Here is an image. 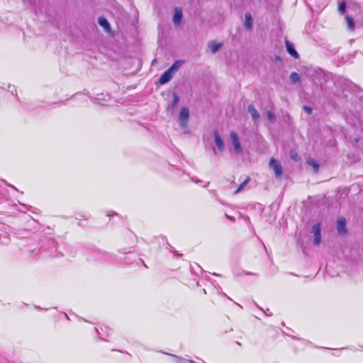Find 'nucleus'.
<instances>
[{
	"instance_id": "nucleus-1",
	"label": "nucleus",
	"mask_w": 363,
	"mask_h": 363,
	"mask_svg": "<svg viewBox=\"0 0 363 363\" xmlns=\"http://www.w3.org/2000/svg\"><path fill=\"white\" fill-rule=\"evenodd\" d=\"M182 65V61H175L173 65L160 76L159 79L160 84H164L169 82L173 77L174 74L179 69Z\"/></svg>"
},
{
	"instance_id": "nucleus-2",
	"label": "nucleus",
	"mask_w": 363,
	"mask_h": 363,
	"mask_svg": "<svg viewBox=\"0 0 363 363\" xmlns=\"http://www.w3.org/2000/svg\"><path fill=\"white\" fill-rule=\"evenodd\" d=\"M189 118V110L186 107L181 108L179 114V122L182 128L186 129L188 126V121Z\"/></svg>"
},
{
	"instance_id": "nucleus-3",
	"label": "nucleus",
	"mask_w": 363,
	"mask_h": 363,
	"mask_svg": "<svg viewBox=\"0 0 363 363\" xmlns=\"http://www.w3.org/2000/svg\"><path fill=\"white\" fill-rule=\"evenodd\" d=\"M230 135L235 152L238 155H240L242 153V147L238 134L231 132Z\"/></svg>"
},
{
	"instance_id": "nucleus-4",
	"label": "nucleus",
	"mask_w": 363,
	"mask_h": 363,
	"mask_svg": "<svg viewBox=\"0 0 363 363\" xmlns=\"http://www.w3.org/2000/svg\"><path fill=\"white\" fill-rule=\"evenodd\" d=\"M312 233H313V243L315 245H319L321 242V228L320 223H316L312 227Z\"/></svg>"
},
{
	"instance_id": "nucleus-5",
	"label": "nucleus",
	"mask_w": 363,
	"mask_h": 363,
	"mask_svg": "<svg viewBox=\"0 0 363 363\" xmlns=\"http://www.w3.org/2000/svg\"><path fill=\"white\" fill-rule=\"evenodd\" d=\"M269 167L273 169L275 177L279 178L282 176L283 171L281 164L274 158L269 161Z\"/></svg>"
},
{
	"instance_id": "nucleus-6",
	"label": "nucleus",
	"mask_w": 363,
	"mask_h": 363,
	"mask_svg": "<svg viewBox=\"0 0 363 363\" xmlns=\"http://www.w3.org/2000/svg\"><path fill=\"white\" fill-rule=\"evenodd\" d=\"M213 136L218 150L223 152L224 150V143L218 130L213 132Z\"/></svg>"
},
{
	"instance_id": "nucleus-7",
	"label": "nucleus",
	"mask_w": 363,
	"mask_h": 363,
	"mask_svg": "<svg viewBox=\"0 0 363 363\" xmlns=\"http://www.w3.org/2000/svg\"><path fill=\"white\" fill-rule=\"evenodd\" d=\"M337 230L339 234L344 235L346 233V220L344 218H341L337 220Z\"/></svg>"
},
{
	"instance_id": "nucleus-8",
	"label": "nucleus",
	"mask_w": 363,
	"mask_h": 363,
	"mask_svg": "<svg viewBox=\"0 0 363 363\" xmlns=\"http://www.w3.org/2000/svg\"><path fill=\"white\" fill-rule=\"evenodd\" d=\"M286 48L288 53L290 55L294 57L295 59H298L299 57V55L295 50L294 45L289 40H286Z\"/></svg>"
},
{
	"instance_id": "nucleus-9",
	"label": "nucleus",
	"mask_w": 363,
	"mask_h": 363,
	"mask_svg": "<svg viewBox=\"0 0 363 363\" xmlns=\"http://www.w3.org/2000/svg\"><path fill=\"white\" fill-rule=\"evenodd\" d=\"M182 11L181 9L176 8L174 10V17H173V22L175 25H179L181 23V21L182 19Z\"/></svg>"
},
{
	"instance_id": "nucleus-10",
	"label": "nucleus",
	"mask_w": 363,
	"mask_h": 363,
	"mask_svg": "<svg viewBox=\"0 0 363 363\" xmlns=\"http://www.w3.org/2000/svg\"><path fill=\"white\" fill-rule=\"evenodd\" d=\"M247 111L250 113L252 119L256 121L259 118V114L255 107L252 104H250L247 107Z\"/></svg>"
},
{
	"instance_id": "nucleus-11",
	"label": "nucleus",
	"mask_w": 363,
	"mask_h": 363,
	"mask_svg": "<svg viewBox=\"0 0 363 363\" xmlns=\"http://www.w3.org/2000/svg\"><path fill=\"white\" fill-rule=\"evenodd\" d=\"M253 21L250 13H247L245 14V26L247 30H251L252 28Z\"/></svg>"
},
{
	"instance_id": "nucleus-12",
	"label": "nucleus",
	"mask_w": 363,
	"mask_h": 363,
	"mask_svg": "<svg viewBox=\"0 0 363 363\" xmlns=\"http://www.w3.org/2000/svg\"><path fill=\"white\" fill-rule=\"evenodd\" d=\"M222 44L216 42L215 40L211 41L208 43V48L211 50L212 53H216L218 51V50L221 48Z\"/></svg>"
},
{
	"instance_id": "nucleus-13",
	"label": "nucleus",
	"mask_w": 363,
	"mask_h": 363,
	"mask_svg": "<svg viewBox=\"0 0 363 363\" xmlns=\"http://www.w3.org/2000/svg\"><path fill=\"white\" fill-rule=\"evenodd\" d=\"M98 23L104 28L106 31H108L111 28L110 24L106 18L104 17H99L98 19Z\"/></svg>"
},
{
	"instance_id": "nucleus-14",
	"label": "nucleus",
	"mask_w": 363,
	"mask_h": 363,
	"mask_svg": "<svg viewBox=\"0 0 363 363\" xmlns=\"http://www.w3.org/2000/svg\"><path fill=\"white\" fill-rule=\"evenodd\" d=\"M307 163L313 168L315 172H318L319 169L318 163L313 159H308Z\"/></svg>"
},
{
	"instance_id": "nucleus-15",
	"label": "nucleus",
	"mask_w": 363,
	"mask_h": 363,
	"mask_svg": "<svg viewBox=\"0 0 363 363\" xmlns=\"http://www.w3.org/2000/svg\"><path fill=\"white\" fill-rule=\"evenodd\" d=\"M250 177H247L244 182H242L240 186H238V188L236 189V191H235V194H238L239 193L240 191H241L245 186L246 185L248 184V182H250Z\"/></svg>"
},
{
	"instance_id": "nucleus-16",
	"label": "nucleus",
	"mask_w": 363,
	"mask_h": 363,
	"mask_svg": "<svg viewBox=\"0 0 363 363\" xmlns=\"http://www.w3.org/2000/svg\"><path fill=\"white\" fill-rule=\"evenodd\" d=\"M290 81L291 82L295 84L300 82V77L298 73L292 72L290 74Z\"/></svg>"
},
{
	"instance_id": "nucleus-17",
	"label": "nucleus",
	"mask_w": 363,
	"mask_h": 363,
	"mask_svg": "<svg viewBox=\"0 0 363 363\" xmlns=\"http://www.w3.org/2000/svg\"><path fill=\"white\" fill-rule=\"evenodd\" d=\"M346 21H347V24L348 28L351 30H353L354 28V23L352 17H351L350 16H347Z\"/></svg>"
},
{
	"instance_id": "nucleus-18",
	"label": "nucleus",
	"mask_w": 363,
	"mask_h": 363,
	"mask_svg": "<svg viewBox=\"0 0 363 363\" xmlns=\"http://www.w3.org/2000/svg\"><path fill=\"white\" fill-rule=\"evenodd\" d=\"M338 11L340 14H343L346 11V2L341 1L338 5Z\"/></svg>"
},
{
	"instance_id": "nucleus-19",
	"label": "nucleus",
	"mask_w": 363,
	"mask_h": 363,
	"mask_svg": "<svg viewBox=\"0 0 363 363\" xmlns=\"http://www.w3.org/2000/svg\"><path fill=\"white\" fill-rule=\"evenodd\" d=\"M179 101V96L176 93H174L173 94V101L172 102V106L174 108L176 106H177Z\"/></svg>"
},
{
	"instance_id": "nucleus-20",
	"label": "nucleus",
	"mask_w": 363,
	"mask_h": 363,
	"mask_svg": "<svg viewBox=\"0 0 363 363\" xmlns=\"http://www.w3.org/2000/svg\"><path fill=\"white\" fill-rule=\"evenodd\" d=\"M290 157L291 160H293L294 161H296V162H297L300 160L299 155L295 151L290 152Z\"/></svg>"
},
{
	"instance_id": "nucleus-21",
	"label": "nucleus",
	"mask_w": 363,
	"mask_h": 363,
	"mask_svg": "<svg viewBox=\"0 0 363 363\" xmlns=\"http://www.w3.org/2000/svg\"><path fill=\"white\" fill-rule=\"evenodd\" d=\"M267 118L269 121H270L271 122H274V120H275V115L271 112V111H268L267 113Z\"/></svg>"
},
{
	"instance_id": "nucleus-22",
	"label": "nucleus",
	"mask_w": 363,
	"mask_h": 363,
	"mask_svg": "<svg viewBox=\"0 0 363 363\" xmlns=\"http://www.w3.org/2000/svg\"><path fill=\"white\" fill-rule=\"evenodd\" d=\"M303 109L308 114H311L312 113V108L310 106H304Z\"/></svg>"
},
{
	"instance_id": "nucleus-23",
	"label": "nucleus",
	"mask_w": 363,
	"mask_h": 363,
	"mask_svg": "<svg viewBox=\"0 0 363 363\" xmlns=\"http://www.w3.org/2000/svg\"><path fill=\"white\" fill-rule=\"evenodd\" d=\"M115 214H116V213H115V212H113V211H111L110 213H108L107 214V216H113V215H115Z\"/></svg>"
},
{
	"instance_id": "nucleus-24",
	"label": "nucleus",
	"mask_w": 363,
	"mask_h": 363,
	"mask_svg": "<svg viewBox=\"0 0 363 363\" xmlns=\"http://www.w3.org/2000/svg\"><path fill=\"white\" fill-rule=\"evenodd\" d=\"M227 217H228L230 220H233V221H234V220H235V218H234L233 217H231V216H227Z\"/></svg>"
},
{
	"instance_id": "nucleus-25",
	"label": "nucleus",
	"mask_w": 363,
	"mask_h": 363,
	"mask_svg": "<svg viewBox=\"0 0 363 363\" xmlns=\"http://www.w3.org/2000/svg\"><path fill=\"white\" fill-rule=\"evenodd\" d=\"M155 61H156V60H155H155H153V61L152 62V65H153L154 63H155Z\"/></svg>"
},
{
	"instance_id": "nucleus-26",
	"label": "nucleus",
	"mask_w": 363,
	"mask_h": 363,
	"mask_svg": "<svg viewBox=\"0 0 363 363\" xmlns=\"http://www.w3.org/2000/svg\"><path fill=\"white\" fill-rule=\"evenodd\" d=\"M269 309H267V311H265V313H269Z\"/></svg>"
},
{
	"instance_id": "nucleus-27",
	"label": "nucleus",
	"mask_w": 363,
	"mask_h": 363,
	"mask_svg": "<svg viewBox=\"0 0 363 363\" xmlns=\"http://www.w3.org/2000/svg\"><path fill=\"white\" fill-rule=\"evenodd\" d=\"M269 309H267V311H265V313H269Z\"/></svg>"
},
{
	"instance_id": "nucleus-28",
	"label": "nucleus",
	"mask_w": 363,
	"mask_h": 363,
	"mask_svg": "<svg viewBox=\"0 0 363 363\" xmlns=\"http://www.w3.org/2000/svg\"><path fill=\"white\" fill-rule=\"evenodd\" d=\"M269 309H267V311H265V313H269Z\"/></svg>"
}]
</instances>
